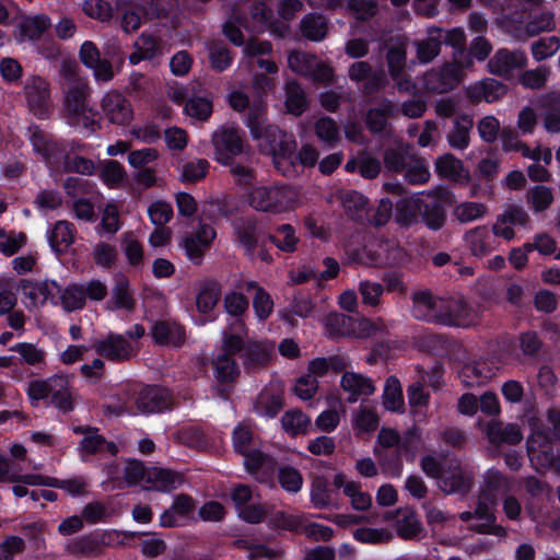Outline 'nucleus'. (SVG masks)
Segmentation results:
<instances>
[{
    "mask_svg": "<svg viewBox=\"0 0 560 560\" xmlns=\"http://www.w3.org/2000/svg\"><path fill=\"white\" fill-rule=\"evenodd\" d=\"M265 113L260 104L250 108L246 125L252 137L259 141V148L267 154L272 155L275 166L284 176L295 173L294 160L302 166H314L318 159V151L314 145L305 144L296 155L293 154L294 142L285 139L281 131L270 125H266Z\"/></svg>",
    "mask_w": 560,
    "mask_h": 560,
    "instance_id": "obj_1",
    "label": "nucleus"
},
{
    "mask_svg": "<svg viewBox=\"0 0 560 560\" xmlns=\"http://www.w3.org/2000/svg\"><path fill=\"white\" fill-rule=\"evenodd\" d=\"M505 487L506 482L501 472L494 469L488 470L475 511L463 512L460 520L464 522L474 521L471 528L478 533L504 535V529L494 523L493 506L495 505L498 494Z\"/></svg>",
    "mask_w": 560,
    "mask_h": 560,
    "instance_id": "obj_2",
    "label": "nucleus"
},
{
    "mask_svg": "<svg viewBox=\"0 0 560 560\" xmlns=\"http://www.w3.org/2000/svg\"><path fill=\"white\" fill-rule=\"evenodd\" d=\"M422 217L429 229L439 230L445 221V213L436 195L417 194L397 202L395 220L402 226L416 223Z\"/></svg>",
    "mask_w": 560,
    "mask_h": 560,
    "instance_id": "obj_3",
    "label": "nucleus"
},
{
    "mask_svg": "<svg viewBox=\"0 0 560 560\" xmlns=\"http://www.w3.org/2000/svg\"><path fill=\"white\" fill-rule=\"evenodd\" d=\"M248 202L257 211L284 213L302 203L300 191L287 185L255 187L248 195Z\"/></svg>",
    "mask_w": 560,
    "mask_h": 560,
    "instance_id": "obj_4",
    "label": "nucleus"
},
{
    "mask_svg": "<svg viewBox=\"0 0 560 560\" xmlns=\"http://www.w3.org/2000/svg\"><path fill=\"white\" fill-rule=\"evenodd\" d=\"M30 140L34 150L42 154L50 171H59L62 166L67 171L77 172L80 174H91L94 170L92 161L84 158L65 156L63 153L57 149V145L48 140L47 136L36 127L28 129Z\"/></svg>",
    "mask_w": 560,
    "mask_h": 560,
    "instance_id": "obj_5",
    "label": "nucleus"
},
{
    "mask_svg": "<svg viewBox=\"0 0 560 560\" xmlns=\"http://www.w3.org/2000/svg\"><path fill=\"white\" fill-rule=\"evenodd\" d=\"M65 110L68 124L84 129L88 133L95 130L96 114L88 102V86L84 82H77L67 91Z\"/></svg>",
    "mask_w": 560,
    "mask_h": 560,
    "instance_id": "obj_6",
    "label": "nucleus"
},
{
    "mask_svg": "<svg viewBox=\"0 0 560 560\" xmlns=\"http://www.w3.org/2000/svg\"><path fill=\"white\" fill-rule=\"evenodd\" d=\"M440 323L450 326L468 327L476 324L480 307L467 304L462 298L443 299Z\"/></svg>",
    "mask_w": 560,
    "mask_h": 560,
    "instance_id": "obj_7",
    "label": "nucleus"
},
{
    "mask_svg": "<svg viewBox=\"0 0 560 560\" xmlns=\"http://www.w3.org/2000/svg\"><path fill=\"white\" fill-rule=\"evenodd\" d=\"M288 66L293 72L311 78L316 82H329L334 77L331 67L320 62L315 56L301 51L289 54Z\"/></svg>",
    "mask_w": 560,
    "mask_h": 560,
    "instance_id": "obj_8",
    "label": "nucleus"
},
{
    "mask_svg": "<svg viewBox=\"0 0 560 560\" xmlns=\"http://www.w3.org/2000/svg\"><path fill=\"white\" fill-rule=\"evenodd\" d=\"M253 433L245 424H238L233 431V446L236 452L244 455V464L249 472H256L259 468L271 467V460L258 451H250Z\"/></svg>",
    "mask_w": 560,
    "mask_h": 560,
    "instance_id": "obj_9",
    "label": "nucleus"
},
{
    "mask_svg": "<svg viewBox=\"0 0 560 560\" xmlns=\"http://www.w3.org/2000/svg\"><path fill=\"white\" fill-rule=\"evenodd\" d=\"M214 159L222 165H229L244 150L243 138L236 128H221L212 136Z\"/></svg>",
    "mask_w": 560,
    "mask_h": 560,
    "instance_id": "obj_10",
    "label": "nucleus"
},
{
    "mask_svg": "<svg viewBox=\"0 0 560 560\" xmlns=\"http://www.w3.org/2000/svg\"><path fill=\"white\" fill-rule=\"evenodd\" d=\"M325 327L331 337L336 336H355L369 337L374 331V327L369 319H354L350 316L331 313L325 318Z\"/></svg>",
    "mask_w": 560,
    "mask_h": 560,
    "instance_id": "obj_11",
    "label": "nucleus"
},
{
    "mask_svg": "<svg viewBox=\"0 0 560 560\" xmlns=\"http://www.w3.org/2000/svg\"><path fill=\"white\" fill-rule=\"evenodd\" d=\"M255 491L245 485L235 486L231 491V499L238 516L247 523H259L266 515V509L256 501Z\"/></svg>",
    "mask_w": 560,
    "mask_h": 560,
    "instance_id": "obj_12",
    "label": "nucleus"
},
{
    "mask_svg": "<svg viewBox=\"0 0 560 560\" xmlns=\"http://www.w3.org/2000/svg\"><path fill=\"white\" fill-rule=\"evenodd\" d=\"M471 60H467V65H459L456 60L454 63L446 65L441 70H432L425 73L423 86L425 90L434 93H444L458 84L463 68L470 67Z\"/></svg>",
    "mask_w": 560,
    "mask_h": 560,
    "instance_id": "obj_13",
    "label": "nucleus"
},
{
    "mask_svg": "<svg viewBox=\"0 0 560 560\" xmlns=\"http://www.w3.org/2000/svg\"><path fill=\"white\" fill-rule=\"evenodd\" d=\"M30 110L37 117H45L50 109V91L48 82L40 77L28 78L23 89Z\"/></svg>",
    "mask_w": 560,
    "mask_h": 560,
    "instance_id": "obj_14",
    "label": "nucleus"
},
{
    "mask_svg": "<svg viewBox=\"0 0 560 560\" xmlns=\"http://www.w3.org/2000/svg\"><path fill=\"white\" fill-rule=\"evenodd\" d=\"M21 289L24 295V304L27 308H37L50 301L57 304V295L60 293V287L56 281L45 280L42 282H34L23 280L21 281Z\"/></svg>",
    "mask_w": 560,
    "mask_h": 560,
    "instance_id": "obj_15",
    "label": "nucleus"
},
{
    "mask_svg": "<svg viewBox=\"0 0 560 560\" xmlns=\"http://www.w3.org/2000/svg\"><path fill=\"white\" fill-rule=\"evenodd\" d=\"M498 371L499 366L492 360H474L462 366L458 377L464 386L477 387L488 383Z\"/></svg>",
    "mask_w": 560,
    "mask_h": 560,
    "instance_id": "obj_16",
    "label": "nucleus"
},
{
    "mask_svg": "<svg viewBox=\"0 0 560 560\" xmlns=\"http://www.w3.org/2000/svg\"><path fill=\"white\" fill-rule=\"evenodd\" d=\"M98 354L112 361H124L133 357L138 348L135 342L128 341L122 335L109 334L94 345Z\"/></svg>",
    "mask_w": 560,
    "mask_h": 560,
    "instance_id": "obj_17",
    "label": "nucleus"
},
{
    "mask_svg": "<svg viewBox=\"0 0 560 560\" xmlns=\"http://www.w3.org/2000/svg\"><path fill=\"white\" fill-rule=\"evenodd\" d=\"M214 237L215 231L211 225L200 224L195 233L182 237L180 246L190 261L199 264Z\"/></svg>",
    "mask_w": 560,
    "mask_h": 560,
    "instance_id": "obj_18",
    "label": "nucleus"
},
{
    "mask_svg": "<svg viewBox=\"0 0 560 560\" xmlns=\"http://www.w3.org/2000/svg\"><path fill=\"white\" fill-rule=\"evenodd\" d=\"M104 116L113 124L125 126L133 118L129 101L119 92H107L101 102Z\"/></svg>",
    "mask_w": 560,
    "mask_h": 560,
    "instance_id": "obj_19",
    "label": "nucleus"
},
{
    "mask_svg": "<svg viewBox=\"0 0 560 560\" xmlns=\"http://www.w3.org/2000/svg\"><path fill=\"white\" fill-rule=\"evenodd\" d=\"M528 223L527 212L523 208L512 206L497 218L492 226V234L494 237L512 241L515 237L514 226L526 228Z\"/></svg>",
    "mask_w": 560,
    "mask_h": 560,
    "instance_id": "obj_20",
    "label": "nucleus"
},
{
    "mask_svg": "<svg viewBox=\"0 0 560 560\" xmlns=\"http://www.w3.org/2000/svg\"><path fill=\"white\" fill-rule=\"evenodd\" d=\"M195 510L194 500L185 494L177 495L173 504L160 517V523L164 527L185 525L191 517Z\"/></svg>",
    "mask_w": 560,
    "mask_h": 560,
    "instance_id": "obj_21",
    "label": "nucleus"
},
{
    "mask_svg": "<svg viewBox=\"0 0 560 560\" xmlns=\"http://www.w3.org/2000/svg\"><path fill=\"white\" fill-rule=\"evenodd\" d=\"M378 443L384 447L399 445L404 450V454L413 459L420 447L421 439L416 430L409 431L404 440H400L395 430L383 428L378 433Z\"/></svg>",
    "mask_w": 560,
    "mask_h": 560,
    "instance_id": "obj_22",
    "label": "nucleus"
},
{
    "mask_svg": "<svg viewBox=\"0 0 560 560\" xmlns=\"http://www.w3.org/2000/svg\"><path fill=\"white\" fill-rule=\"evenodd\" d=\"M443 299L434 298L429 291L412 294V315L422 320L439 322Z\"/></svg>",
    "mask_w": 560,
    "mask_h": 560,
    "instance_id": "obj_23",
    "label": "nucleus"
},
{
    "mask_svg": "<svg viewBox=\"0 0 560 560\" xmlns=\"http://www.w3.org/2000/svg\"><path fill=\"white\" fill-rule=\"evenodd\" d=\"M402 255V249L393 242H374L366 248V259H361L375 266L392 265L400 261Z\"/></svg>",
    "mask_w": 560,
    "mask_h": 560,
    "instance_id": "obj_24",
    "label": "nucleus"
},
{
    "mask_svg": "<svg viewBox=\"0 0 560 560\" xmlns=\"http://www.w3.org/2000/svg\"><path fill=\"white\" fill-rule=\"evenodd\" d=\"M526 60L525 54L520 50L500 49L490 59L488 67L491 73L509 75L514 70L522 69L526 65Z\"/></svg>",
    "mask_w": 560,
    "mask_h": 560,
    "instance_id": "obj_25",
    "label": "nucleus"
},
{
    "mask_svg": "<svg viewBox=\"0 0 560 560\" xmlns=\"http://www.w3.org/2000/svg\"><path fill=\"white\" fill-rule=\"evenodd\" d=\"M170 407L168 393L159 387L143 388L137 398V408L142 413L161 412Z\"/></svg>",
    "mask_w": 560,
    "mask_h": 560,
    "instance_id": "obj_26",
    "label": "nucleus"
},
{
    "mask_svg": "<svg viewBox=\"0 0 560 560\" xmlns=\"http://www.w3.org/2000/svg\"><path fill=\"white\" fill-rule=\"evenodd\" d=\"M183 483L182 475L170 469L149 467V475L144 489L171 492Z\"/></svg>",
    "mask_w": 560,
    "mask_h": 560,
    "instance_id": "obj_27",
    "label": "nucleus"
},
{
    "mask_svg": "<svg viewBox=\"0 0 560 560\" xmlns=\"http://www.w3.org/2000/svg\"><path fill=\"white\" fill-rule=\"evenodd\" d=\"M340 385L349 394L348 401L351 404L362 396L372 395L375 390L371 378L354 372H346L341 376Z\"/></svg>",
    "mask_w": 560,
    "mask_h": 560,
    "instance_id": "obj_28",
    "label": "nucleus"
},
{
    "mask_svg": "<svg viewBox=\"0 0 560 560\" xmlns=\"http://www.w3.org/2000/svg\"><path fill=\"white\" fill-rule=\"evenodd\" d=\"M396 532L402 539H421L425 536L419 517L412 510L406 508L397 510Z\"/></svg>",
    "mask_w": 560,
    "mask_h": 560,
    "instance_id": "obj_29",
    "label": "nucleus"
},
{
    "mask_svg": "<svg viewBox=\"0 0 560 560\" xmlns=\"http://www.w3.org/2000/svg\"><path fill=\"white\" fill-rule=\"evenodd\" d=\"M489 442L499 446L503 443L515 445L523 440V433L517 424L509 423L503 425L498 421H490L486 429Z\"/></svg>",
    "mask_w": 560,
    "mask_h": 560,
    "instance_id": "obj_30",
    "label": "nucleus"
},
{
    "mask_svg": "<svg viewBox=\"0 0 560 560\" xmlns=\"http://www.w3.org/2000/svg\"><path fill=\"white\" fill-rule=\"evenodd\" d=\"M464 240L471 254L478 257L486 256L497 247L493 234L485 225L469 230Z\"/></svg>",
    "mask_w": 560,
    "mask_h": 560,
    "instance_id": "obj_31",
    "label": "nucleus"
},
{
    "mask_svg": "<svg viewBox=\"0 0 560 560\" xmlns=\"http://www.w3.org/2000/svg\"><path fill=\"white\" fill-rule=\"evenodd\" d=\"M153 340L161 346L179 347L184 343L185 334L175 322H158L151 328Z\"/></svg>",
    "mask_w": 560,
    "mask_h": 560,
    "instance_id": "obj_32",
    "label": "nucleus"
},
{
    "mask_svg": "<svg viewBox=\"0 0 560 560\" xmlns=\"http://www.w3.org/2000/svg\"><path fill=\"white\" fill-rule=\"evenodd\" d=\"M447 470L440 477L439 487L446 493H464L470 488V478L465 475L457 463L447 465Z\"/></svg>",
    "mask_w": 560,
    "mask_h": 560,
    "instance_id": "obj_33",
    "label": "nucleus"
},
{
    "mask_svg": "<svg viewBox=\"0 0 560 560\" xmlns=\"http://www.w3.org/2000/svg\"><path fill=\"white\" fill-rule=\"evenodd\" d=\"M282 408V390L278 385L271 384L260 392L255 409L258 415L273 418Z\"/></svg>",
    "mask_w": 560,
    "mask_h": 560,
    "instance_id": "obj_34",
    "label": "nucleus"
},
{
    "mask_svg": "<svg viewBox=\"0 0 560 560\" xmlns=\"http://www.w3.org/2000/svg\"><path fill=\"white\" fill-rule=\"evenodd\" d=\"M272 47L269 42L258 40V39H249L244 47V58L252 59L257 58V65L260 69L265 70L267 73L273 74L278 71V66L275 61L270 59H264V56H267L271 52Z\"/></svg>",
    "mask_w": 560,
    "mask_h": 560,
    "instance_id": "obj_35",
    "label": "nucleus"
},
{
    "mask_svg": "<svg viewBox=\"0 0 560 560\" xmlns=\"http://www.w3.org/2000/svg\"><path fill=\"white\" fill-rule=\"evenodd\" d=\"M246 327L244 320H237V323H229L228 330L223 332L222 337V351L223 354L232 355L238 352H244Z\"/></svg>",
    "mask_w": 560,
    "mask_h": 560,
    "instance_id": "obj_36",
    "label": "nucleus"
},
{
    "mask_svg": "<svg viewBox=\"0 0 560 560\" xmlns=\"http://www.w3.org/2000/svg\"><path fill=\"white\" fill-rule=\"evenodd\" d=\"M467 94L474 102L492 103L505 94V88L494 79H486L470 85Z\"/></svg>",
    "mask_w": 560,
    "mask_h": 560,
    "instance_id": "obj_37",
    "label": "nucleus"
},
{
    "mask_svg": "<svg viewBox=\"0 0 560 560\" xmlns=\"http://www.w3.org/2000/svg\"><path fill=\"white\" fill-rule=\"evenodd\" d=\"M435 170L442 177L454 182L466 184L469 180V173L464 168L462 161L452 154H445L435 162Z\"/></svg>",
    "mask_w": 560,
    "mask_h": 560,
    "instance_id": "obj_38",
    "label": "nucleus"
},
{
    "mask_svg": "<svg viewBox=\"0 0 560 560\" xmlns=\"http://www.w3.org/2000/svg\"><path fill=\"white\" fill-rule=\"evenodd\" d=\"M273 349L275 345L268 340L248 342L242 353L244 364L248 368L266 364Z\"/></svg>",
    "mask_w": 560,
    "mask_h": 560,
    "instance_id": "obj_39",
    "label": "nucleus"
},
{
    "mask_svg": "<svg viewBox=\"0 0 560 560\" xmlns=\"http://www.w3.org/2000/svg\"><path fill=\"white\" fill-rule=\"evenodd\" d=\"M48 241L51 249L56 253L67 250L74 242V229L67 221H59L55 224L48 234Z\"/></svg>",
    "mask_w": 560,
    "mask_h": 560,
    "instance_id": "obj_40",
    "label": "nucleus"
},
{
    "mask_svg": "<svg viewBox=\"0 0 560 560\" xmlns=\"http://www.w3.org/2000/svg\"><path fill=\"white\" fill-rule=\"evenodd\" d=\"M135 51L129 56L131 65H138L142 60H150L161 54L158 39L151 35L142 34L133 44Z\"/></svg>",
    "mask_w": 560,
    "mask_h": 560,
    "instance_id": "obj_41",
    "label": "nucleus"
},
{
    "mask_svg": "<svg viewBox=\"0 0 560 560\" xmlns=\"http://www.w3.org/2000/svg\"><path fill=\"white\" fill-rule=\"evenodd\" d=\"M347 368V361L341 357L316 358L308 363L307 375L317 380L329 372L338 373Z\"/></svg>",
    "mask_w": 560,
    "mask_h": 560,
    "instance_id": "obj_42",
    "label": "nucleus"
},
{
    "mask_svg": "<svg viewBox=\"0 0 560 560\" xmlns=\"http://www.w3.org/2000/svg\"><path fill=\"white\" fill-rule=\"evenodd\" d=\"M247 290H255L253 298V308L258 320H266L273 311V300L270 294L259 287L255 281H249L246 284Z\"/></svg>",
    "mask_w": 560,
    "mask_h": 560,
    "instance_id": "obj_43",
    "label": "nucleus"
},
{
    "mask_svg": "<svg viewBox=\"0 0 560 560\" xmlns=\"http://www.w3.org/2000/svg\"><path fill=\"white\" fill-rule=\"evenodd\" d=\"M350 80L355 82L366 81L365 90L371 92L377 89L384 81V75H372L371 66L365 61L353 62L348 69Z\"/></svg>",
    "mask_w": 560,
    "mask_h": 560,
    "instance_id": "obj_44",
    "label": "nucleus"
},
{
    "mask_svg": "<svg viewBox=\"0 0 560 560\" xmlns=\"http://www.w3.org/2000/svg\"><path fill=\"white\" fill-rule=\"evenodd\" d=\"M238 368L235 361L226 354H218L213 361V374L215 380L222 385L233 383L238 376Z\"/></svg>",
    "mask_w": 560,
    "mask_h": 560,
    "instance_id": "obj_45",
    "label": "nucleus"
},
{
    "mask_svg": "<svg viewBox=\"0 0 560 560\" xmlns=\"http://www.w3.org/2000/svg\"><path fill=\"white\" fill-rule=\"evenodd\" d=\"M51 404L59 410L67 412L73 408V398L69 381L62 376H55L51 393Z\"/></svg>",
    "mask_w": 560,
    "mask_h": 560,
    "instance_id": "obj_46",
    "label": "nucleus"
},
{
    "mask_svg": "<svg viewBox=\"0 0 560 560\" xmlns=\"http://www.w3.org/2000/svg\"><path fill=\"white\" fill-rule=\"evenodd\" d=\"M383 405L389 411H404L405 409L402 388L396 376L388 377L385 383Z\"/></svg>",
    "mask_w": 560,
    "mask_h": 560,
    "instance_id": "obj_47",
    "label": "nucleus"
},
{
    "mask_svg": "<svg viewBox=\"0 0 560 560\" xmlns=\"http://www.w3.org/2000/svg\"><path fill=\"white\" fill-rule=\"evenodd\" d=\"M331 408L322 411L315 419L317 430L330 433L337 429L340 423L341 416L345 413L341 401L336 398L330 404Z\"/></svg>",
    "mask_w": 560,
    "mask_h": 560,
    "instance_id": "obj_48",
    "label": "nucleus"
},
{
    "mask_svg": "<svg viewBox=\"0 0 560 560\" xmlns=\"http://www.w3.org/2000/svg\"><path fill=\"white\" fill-rule=\"evenodd\" d=\"M58 300L68 312L82 308L86 301L83 284L72 283L63 290L60 289V293L57 295Z\"/></svg>",
    "mask_w": 560,
    "mask_h": 560,
    "instance_id": "obj_49",
    "label": "nucleus"
},
{
    "mask_svg": "<svg viewBox=\"0 0 560 560\" xmlns=\"http://www.w3.org/2000/svg\"><path fill=\"white\" fill-rule=\"evenodd\" d=\"M488 213V207L482 202L463 201L454 207L453 214L460 223H469L482 219Z\"/></svg>",
    "mask_w": 560,
    "mask_h": 560,
    "instance_id": "obj_50",
    "label": "nucleus"
},
{
    "mask_svg": "<svg viewBox=\"0 0 560 560\" xmlns=\"http://www.w3.org/2000/svg\"><path fill=\"white\" fill-rule=\"evenodd\" d=\"M252 24L243 25L249 32H265L270 31L272 33L278 32V28L273 27V23L270 20V10L267 9L265 2L255 3L250 10Z\"/></svg>",
    "mask_w": 560,
    "mask_h": 560,
    "instance_id": "obj_51",
    "label": "nucleus"
},
{
    "mask_svg": "<svg viewBox=\"0 0 560 560\" xmlns=\"http://www.w3.org/2000/svg\"><path fill=\"white\" fill-rule=\"evenodd\" d=\"M281 423L288 434L295 436L308 431L311 419L301 410H290L282 416Z\"/></svg>",
    "mask_w": 560,
    "mask_h": 560,
    "instance_id": "obj_52",
    "label": "nucleus"
},
{
    "mask_svg": "<svg viewBox=\"0 0 560 560\" xmlns=\"http://www.w3.org/2000/svg\"><path fill=\"white\" fill-rule=\"evenodd\" d=\"M120 223V207L115 201L105 203L101 213L100 234H115L119 231Z\"/></svg>",
    "mask_w": 560,
    "mask_h": 560,
    "instance_id": "obj_53",
    "label": "nucleus"
},
{
    "mask_svg": "<svg viewBox=\"0 0 560 560\" xmlns=\"http://www.w3.org/2000/svg\"><path fill=\"white\" fill-rule=\"evenodd\" d=\"M209 163L207 160L197 159L184 162L178 172V178L182 183L191 184L203 179L208 173Z\"/></svg>",
    "mask_w": 560,
    "mask_h": 560,
    "instance_id": "obj_54",
    "label": "nucleus"
},
{
    "mask_svg": "<svg viewBox=\"0 0 560 560\" xmlns=\"http://www.w3.org/2000/svg\"><path fill=\"white\" fill-rule=\"evenodd\" d=\"M442 34V30H430L429 38L417 44V58L421 63L430 62L439 55Z\"/></svg>",
    "mask_w": 560,
    "mask_h": 560,
    "instance_id": "obj_55",
    "label": "nucleus"
},
{
    "mask_svg": "<svg viewBox=\"0 0 560 560\" xmlns=\"http://www.w3.org/2000/svg\"><path fill=\"white\" fill-rule=\"evenodd\" d=\"M472 127V119L469 116H462L454 121L447 139L455 149H465L469 143V133Z\"/></svg>",
    "mask_w": 560,
    "mask_h": 560,
    "instance_id": "obj_56",
    "label": "nucleus"
},
{
    "mask_svg": "<svg viewBox=\"0 0 560 560\" xmlns=\"http://www.w3.org/2000/svg\"><path fill=\"white\" fill-rule=\"evenodd\" d=\"M121 248L129 266L140 268L143 265V246L132 233H125L122 235Z\"/></svg>",
    "mask_w": 560,
    "mask_h": 560,
    "instance_id": "obj_57",
    "label": "nucleus"
},
{
    "mask_svg": "<svg viewBox=\"0 0 560 560\" xmlns=\"http://www.w3.org/2000/svg\"><path fill=\"white\" fill-rule=\"evenodd\" d=\"M327 28V21L322 15L308 14L301 22V32L310 40H322L326 36Z\"/></svg>",
    "mask_w": 560,
    "mask_h": 560,
    "instance_id": "obj_58",
    "label": "nucleus"
},
{
    "mask_svg": "<svg viewBox=\"0 0 560 560\" xmlns=\"http://www.w3.org/2000/svg\"><path fill=\"white\" fill-rule=\"evenodd\" d=\"M75 433L84 434L80 443V453L84 458L86 455H92L104 450L105 440L97 433L95 429L91 428H73Z\"/></svg>",
    "mask_w": 560,
    "mask_h": 560,
    "instance_id": "obj_59",
    "label": "nucleus"
},
{
    "mask_svg": "<svg viewBox=\"0 0 560 560\" xmlns=\"http://www.w3.org/2000/svg\"><path fill=\"white\" fill-rule=\"evenodd\" d=\"M311 503L316 509H324L331 504L332 497L329 482L324 477H315L311 485Z\"/></svg>",
    "mask_w": 560,
    "mask_h": 560,
    "instance_id": "obj_60",
    "label": "nucleus"
},
{
    "mask_svg": "<svg viewBox=\"0 0 560 560\" xmlns=\"http://www.w3.org/2000/svg\"><path fill=\"white\" fill-rule=\"evenodd\" d=\"M220 299V290L214 284L203 287L196 296L197 311L206 316H211Z\"/></svg>",
    "mask_w": 560,
    "mask_h": 560,
    "instance_id": "obj_61",
    "label": "nucleus"
},
{
    "mask_svg": "<svg viewBox=\"0 0 560 560\" xmlns=\"http://www.w3.org/2000/svg\"><path fill=\"white\" fill-rule=\"evenodd\" d=\"M224 308L231 316L230 323H237V320H243V316L248 311V300L240 292H229L224 296Z\"/></svg>",
    "mask_w": 560,
    "mask_h": 560,
    "instance_id": "obj_62",
    "label": "nucleus"
},
{
    "mask_svg": "<svg viewBox=\"0 0 560 560\" xmlns=\"http://www.w3.org/2000/svg\"><path fill=\"white\" fill-rule=\"evenodd\" d=\"M184 113L194 120H207L212 113V102L206 97H191L185 104Z\"/></svg>",
    "mask_w": 560,
    "mask_h": 560,
    "instance_id": "obj_63",
    "label": "nucleus"
},
{
    "mask_svg": "<svg viewBox=\"0 0 560 560\" xmlns=\"http://www.w3.org/2000/svg\"><path fill=\"white\" fill-rule=\"evenodd\" d=\"M553 201V195L549 187L538 185L533 187L527 194V202L534 212L547 210Z\"/></svg>",
    "mask_w": 560,
    "mask_h": 560,
    "instance_id": "obj_64",
    "label": "nucleus"
}]
</instances>
